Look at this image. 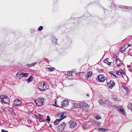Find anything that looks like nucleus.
I'll return each mask as SVG.
<instances>
[{
	"instance_id": "obj_49",
	"label": "nucleus",
	"mask_w": 132,
	"mask_h": 132,
	"mask_svg": "<svg viewBox=\"0 0 132 132\" xmlns=\"http://www.w3.org/2000/svg\"><path fill=\"white\" fill-rule=\"evenodd\" d=\"M110 73L112 75H114V74L112 72H110Z\"/></svg>"
},
{
	"instance_id": "obj_19",
	"label": "nucleus",
	"mask_w": 132,
	"mask_h": 132,
	"mask_svg": "<svg viewBox=\"0 0 132 132\" xmlns=\"http://www.w3.org/2000/svg\"><path fill=\"white\" fill-rule=\"evenodd\" d=\"M125 45L123 46L121 48L120 51L122 53H123L125 52V50H126V45Z\"/></svg>"
},
{
	"instance_id": "obj_7",
	"label": "nucleus",
	"mask_w": 132,
	"mask_h": 132,
	"mask_svg": "<svg viewBox=\"0 0 132 132\" xmlns=\"http://www.w3.org/2000/svg\"><path fill=\"white\" fill-rule=\"evenodd\" d=\"M22 101L20 100H14L13 102V104L15 106L21 104Z\"/></svg>"
},
{
	"instance_id": "obj_8",
	"label": "nucleus",
	"mask_w": 132,
	"mask_h": 132,
	"mask_svg": "<svg viewBox=\"0 0 132 132\" xmlns=\"http://www.w3.org/2000/svg\"><path fill=\"white\" fill-rule=\"evenodd\" d=\"M65 114L64 112L61 113H60L58 114L57 115V116L58 118H60V119H63L66 117Z\"/></svg>"
},
{
	"instance_id": "obj_31",
	"label": "nucleus",
	"mask_w": 132,
	"mask_h": 132,
	"mask_svg": "<svg viewBox=\"0 0 132 132\" xmlns=\"http://www.w3.org/2000/svg\"><path fill=\"white\" fill-rule=\"evenodd\" d=\"M47 69H48V70L50 71H53V69L55 70V69L54 68H52L51 67L46 68Z\"/></svg>"
},
{
	"instance_id": "obj_25",
	"label": "nucleus",
	"mask_w": 132,
	"mask_h": 132,
	"mask_svg": "<svg viewBox=\"0 0 132 132\" xmlns=\"http://www.w3.org/2000/svg\"><path fill=\"white\" fill-rule=\"evenodd\" d=\"M124 111H125L122 108V109H121L119 111V112L121 113L122 114L125 115L126 114L125 112Z\"/></svg>"
},
{
	"instance_id": "obj_6",
	"label": "nucleus",
	"mask_w": 132,
	"mask_h": 132,
	"mask_svg": "<svg viewBox=\"0 0 132 132\" xmlns=\"http://www.w3.org/2000/svg\"><path fill=\"white\" fill-rule=\"evenodd\" d=\"M69 126L70 128H73L76 127L77 124L76 122H74L73 120H71L69 122Z\"/></svg>"
},
{
	"instance_id": "obj_15",
	"label": "nucleus",
	"mask_w": 132,
	"mask_h": 132,
	"mask_svg": "<svg viewBox=\"0 0 132 132\" xmlns=\"http://www.w3.org/2000/svg\"><path fill=\"white\" fill-rule=\"evenodd\" d=\"M44 91H45L48 88V84L46 83H43Z\"/></svg>"
},
{
	"instance_id": "obj_35",
	"label": "nucleus",
	"mask_w": 132,
	"mask_h": 132,
	"mask_svg": "<svg viewBox=\"0 0 132 132\" xmlns=\"http://www.w3.org/2000/svg\"><path fill=\"white\" fill-rule=\"evenodd\" d=\"M43 27L42 26H40L38 29V30L39 31H41L43 29Z\"/></svg>"
},
{
	"instance_id": "obj_29",
	"label": "nucleus",
	"mask_w": 132,
	"mask_h": 132,
	"mask_svg": "<svg viewBox=\"0 0 132 132\" xmlns=\"http://www.w3.org/2000/svg\"><path fill=\"white\" fill-rule=\"evenodd\" d=\"M113 99L114 100L116 101H118L119 102L120 100V99H118L117 97H113Z\"/></svg>"
},
{
	"instance_id": "obj_21",
	"label": "nucleus",
	"mask_w": 132,
	"mask_h": 132,
	"mask_svg": "<svg viewBox=\"0 0 132 132\" xmlns=\"http://www.w3.org/2000/svg\"><path fill=\"white\" fill-rule=\"evenodd\" d=\"M109 60V58H106L104 60V62L107 64L108 65H110L112 63V62H109L108 61V60Z\"/></svg>"
},
{
	"instance_id": "obj_30",
	"label": "nucleus",
	"mask_w": 132,
	"mask_h": 132,
	"mask_svg": "<svg viewBox=\"0 0 132 132\" xmlns=\"http://www.w3.org/2000/svg\"><path fill=\"white\" fill-rule=\"evenodd\" d=\"M32 80V77L31 76L28 79V82L29 83L31 82Z\"/></svg>"
},
{
	"instance_id": "obj_46",
	"label": "nucleus",
	"mask_w": 132,
	"mask_h": 132,
	"mask_svg": "<svg viewBox=\"0 0 132 132\" xmlns=\"http://www.w3.org/2000/svg\"><path fill=\"white\" fill-rule=\"evenodd\" d=\"M55 43L56 44H57V39H55Z\"/></svg>"
},
{
	"instance_id": "obj_36",
	"label": "nucleus",
	"mask_w": 132,
	"mask_h": 132,
	"mask_svg": "<svg viewBox=\"0 0 132 132\" xmlns=\"http://www.w3.org/2000/svg\"><path fill=\"white\" fill-rule=\"evenodd\" d=\"M36 118L39 120H40L42 118V116L41 115H39V117H36Z\"/></svg>"
},
{
	"instance_id": "obj_45",
	"label": "nucleus",
	"mask_w": 132,
	"mask_h": 132,
	"mask_svg": "<svg viewBox=\"0 0 132 132\" xmlns=\"http://www.w3.org/2000/svg\"><path fill=\"white\" fill-rule=\"evenodd\" d=\"M126 45V47H127V48L129 46L131 45H130V44H127V45Z\"/></svg>"
},
{
	"instance_id": "obj_41",
	"label": "nucleus",
	"mask_w": 132,
	"mask_h": 132,
	"mask_svg": "<svg viewBox=\"0 0 132 132\" xmlns=\"http://www.w3.org/2000/svg\"><path fill=\"white\" fill-rule=\"evenodd\" d=\"M67 75L68 76H71L72 75V74L70 72H69L67 73Z\"/></svg>"
},
{
	"instance_id": "obj_40",
	"label": "nucleus",
	"mask_w": 132,
	"mask_h": 132,
	"mask_svg": "<svg viewBox=\"0 0 132 132\" xmlns=\"http://www.w3.org/2000/svg\"><path fill=\"white\" fill-rule=\"evenodd\" d=\"M108 104L110 106V105H111V103L110 102L108 101H107V104Z\"/></svg>"
},
{
	"instance_id": "obj_1",
	"label": "nucleus",
	"mask_w": 132,
	"mask_h": 132,
	"mask_svg": "<svg viewBox=\"0 0 132 132\" xmlns=\"http://www.w3.org/2000/svg\"><path fill=\"white\" fill-rule=\"evenodd\" d=\"M44 99L42 97H40L37 100H34L35 103L38 106H42L43 104Z\"/></svg>"
},
{
	"instance_id": "obj_12",
	"label": "nucleus",
	"mask_w": 132,
	"mask_h": 132,
	"mask_svg": "<svg viewBox=\"0 0 132 132\" xmlns=\"http://www.w3.org/2000/svg\"><path fill=\"white\" fill-rule=\"evenodd\" d=\"M116 64L118 67L120 66V65L122 64V61L118 59H116Z\"/></svg>"
},
{
	"instance_id": "obj_10",
	"label": "nucleus",
	"mask_w": 132,
	"mask_h": 132,
	"mask_svg": "<svg viewBox=\"0 0 132 132\" xmlns=\"http://www.w3.org/2000/svg\"><path fill=\"white\" fill-rule=\"evenodd\" d=\"M43 83H39L38 86V88L41 91H44Z\"/></svg>"
},
{
	"instance_id": "obj_42",
	"label": "nucleus",
	"mask_w": 132,
	"mask_h": 132,
	"mask_svg": "<svg viewBox=\"0 0 132 132\" xmlns=\"http://www.w3.org/2000/svg\"><path fill=\"white\" fill-rule=\"evenodd\" d=\"M27 121L29 124H31V121L30 119H28L27 120Z\"/></svg>"
},
{
	"instance_id": "obj_43",
	"label": "nucleus",
	"mask_w": 132,
	"mask_h": 132,
	"mask_svg": "<svg viewBox=\"0 0 132 132\" xmlns=\"http://www.w3.org/2000/svg\"><path fill=\"white\" fill-rule=\"evenodd\" d=\"M1 131L2 132H8L7 131L3 129H2Z\"/></svg>"
},
{
	"instance_id": "obj_13",
	"label": "nucleus",
	"mask_w": 132,
	"mask_h": 132,
	"mask_svg": "<svg viewBox=\"0 0 132 132\" xmlns=\"http://www.w3.org/2000/svg\"><path fill=\"white\" fill-rule=\"evenodd\" d=\"M98 102L101 105H105L107 104V101L101 100L98 101Z\"/></svg>"
},
{
	"instance_id": "obj_16",
	"label": "nucleus",
	"mask_w": 132,
	"mask_h": 132,
	"mask_svg": "<svg viewBox=\"0 0 132 132\" xmlns=\"http://www.w3.org/2000/svg\"><path fill=\"white\" fill-rule=\"evenodd\" d=\"M63 119V118L62 119H56L54 122V125H57L58 123L62 120Z\"/></svg>"
},
{
	"instance_id": "obj_54",
	"label": "nucleus",
	"mask_w": 132,
	"mask_h": 132,
	"mask_svg": "<svg viewBox=\"0 0 132 132\" xmlns=\"http://www.w3.org/2000/svg\"><path fill=\"white\" fill-rule=\"evenodd\" d=\"M34 30L33 31V32H34Z\"/></svg>"
},
{
	"instance_id": "obj_5",
	"label": "nucleus",
	"mask_w": 132,
	"mask_h": 132,
	"mask_svg": "<svg viewBox=\"0 0 132 132\" xmlns=\"http://www.w3.org/2000/svg\"><path fill=\"white\" fill-rule=\"evenodd\" d=\"M115 84L114 81L113 80H111L110 81L108 82L107 85L109 88L112 89L115 85Z\"/></svg>"
},
{
	"instance_id": "obj_2",
	"label": "nucleus",
	"mask_w": 132,
	"mask_h": 132,
	"mask_svg": "<svg viewBox=\"0 0 132 132\" xmlns=\"http://www.w3.org/2000/svg\"><path fill=\"white\" fill-rule=\"evenodd\" d=\"M0 99L5 104H8L10 102V99L8 97L4 95H1L0 96Z\"/></svg>"
},
{
	"instance_id": "obj_18",
	"label": "nucleus",
	"mask_w": 132,
	"mask_h": 132,
	"mask_svg": "<svg viewBox=\"0 0 132 132\" xmlns=\"http://www.w3.org/2000/svg\"><path fill=\"white\" fill-rule=\"evenodd\" d=\"M92 123L93 124H96L98 126H100V122L98 121L94 120L92 122Z\"/></svg>"
},
{
	"instance_id": "obj_23",
	"label": "nucleus",
	"mask_w": 132,
	"mask_h": 132,
	"mask_svg": "<svg viewBox=\"0 0 132 132\" xmlns=\"http://www.w3.org/2000/svg\"><path fill=\"white\" fill-rule=\"evenodd\" d=\"M127 108L128 109H130L132 111V104L129 103L127 106Z\"/></svg>"
},
{
	"instance_id": "obj_33",
	"label": "nucleus",
	"mask_w": 132,
	"mask_h": 132,
	"mask_svg": "<svg viewBox=\"0 0 132 132\" xmlns=\"http://www.w3.org/2000/svg\"><path fill=\"white\" fill-rule=\"evenodd\" d=\"M97 70L98 71L100 72H103L104 71V70L103 69H100L99 68L97 69Z\"/></svg>"
},
{
	"instance_id": "obj_3",
	"label": "nucleus",
	"mask_w": 132,
	"mask_h": 132,
	"mask_svg": "<svg viewBox=\"0 0 132 132\" xmlns=\"http://www.w3.org/2000/svg\"><path fill=\"white\" fill-rule=\"evenodd\" d=\"M65 126L66 124L64 122H62L61 125L57 127V131L59 132H61L64 130Z\"/></svg>"
},
{
	"instance_id": "obj_22",
	"label": "nucleus",
	"mask_w": 132,
	"mask_h": 132,
	"mask_svg": "<svg viewBox=\"0 0 132 132\" xmlns=\"http://www.w3.org/2000/svg\"><path fill=\"white\" fill-rule=\"evenodd\" d=\"M108 129L107 128H99L98 129V130L99 131H108Z\"/></svg>"
},
{
	"instance_id": "obj_51",
	"label": "nucleus",
	"mask_w": 132,
	"mask_h": 132,
	"mask_svg": "<svg viewBox=\"0 0 132 132\" xmlns=\"http://www.w3.org/2000/svg\"><path fill=\"white\" fill-rule=\"evenodd\" d=\"M5 111V110H3V111H2V112H3Z\"/></svg>"
},
{
	"instance_id": "obj_37",
	"label": "nucleus",
	"mask_w": 132,
	"mask_h": 132,
	"mask_svg": "<svg viewBox=\"0 0 132 132\" xmlns=\"http://www.w3.org/2000/svg\"><path fill=\"white\" fill-rule=\"evenodd\" d=\"M46 120L48 121H50V119L49 116H47V118L46 119Z\"/></svg>"
},
{
	"instance_id": "obj_26",
	"label": "nucleus",
	"mask_w": 132,
	"mask_h": 132,
	"mask_svg": "<svg viewBox=\"0 0 132 132\" xmlns=\"http://www.w3.org/2000/svg\"><path fill=\"white\" fill-rule=\"evenodd\" d=\"M124 73L123 70H121V71H117L116 72V74L117 75H120L123 74Z\"/></svg>"
},
{
	"instance_id": "obj_34",
	"label": "nucleus",
	"mask_w": 132,
	"mask_h": 132,
	"mask_svg": "<svg viewBox=\"0 0 132 132\" xmlns=\"http://www.w3.org/2000/svg\"><path fill=\"white\" fill-rule=\"evenodd\" d=\"M123 108L121 107V106H119L118 107H117V109L119 111L121 109H122Z\"/></svg>"
},
{
	"instance_id": "obj_53",
	"label": "nucleus",
	"mask_w": 132,
	"mask_h": 132,
	"mask_svg": "<svg viewBox=\"0 0 132 132\" xmlns=\"http://www.w3.org/2000/svg\"><path fill=\"white\" fill-rule=\"evenodd\" d=\"M51 124L50 125V126H51Z\"/></svg>"
},
{
	"instance_id": "obj_47",
	"label": "nucleus",
	"mask_w": 132,
	"mask_h": 132,
	"mask_svg": "<svg viewBox=\"0 0 132 132\" xmlns=\"http://www.w3.org/2000/svg\"><path fill=\"white\" fill-rule=\"evenodd\" d=\"M27 66H28V67H30L31 66V64H27Z\"/></svg>"
},
{
	"instance_id": "obj_20",
	"label": "nucleus",
	"mask_w": 132,
	"mask_h": 132,
	"mask_svg": "<svg viewBox=\"0 0 132 132\" xmlns=\"http://www.w3.org/2000/svg\"><path fill=\"white\" fill-rule=\"evenodd\" d=\"M92 73L91 71H89L87 73V75H86V77L87 78L90 77L92 76Z\"/></svg>"
},
{
	"instance_id": "obj_39",
	"label": "nucleus",
	"mask_w": 132,
	"mask_h": 132,
	"mask_svg": "<svg viewBox=\"0 0 132 132\" xmlns=\"http://www.w3.org/2000/svg\"><path fill=\"white\" fill-rule=\"evenodd\" d=\"M123 88H124L125 89V90H126L127 92H128V91L129 90V89L126 86H125V87H123Z\"/></svg>"
},
{
	"instance_id": "obj_52",
	"label": "nucleus",
	"mask_w": 132,
	"mask_h": 132,
	"mask_svg": "<svg viewBox=\"0 0 132 132\" xmlns=\"http://www.w3.org/2000/svg\"><path fill=\"white\" fill-rule=\"evenodd\" d=\"M87 96H89V95L88 94H87Z\"/></svg>"
},
{
	"instance_id": "obj_14",
	"label": "nucleus",
	"mask_w": 132,
	"mask_h": 132,
	"mask_svg": "<svg viewBox=\"0 0 132 132\" xmlns=\"http://www.w3.org/2000/svg\"><path fill=\"white\" fill-rule=\"evenodd\" d=\"M72 104L74 108H79L81 107V105L79 103H74Z\"/></svg>"
},
{
	"instance_id": "obj_28",
	"label": "nucleus",
	"mask_w": 132,
	"mask_h": 132,
	"mask_svg": "<svg viewBox=\"0 0 132 132\" xmlns=\"http://www.w3.org/2000/svg\"><path fill=\"white\" fill-rule=\"evenodd\" d=\"M22 76L23 77H27L29 76V75L28 73H24L22 72Z\"/></svg>"
},
{
	"instance_id": "obj_32",
	"label": "nucleus",
	"mask_w": 132,
	"mask_h": 132,
	"mask_svg": "<svg viewBox=\"0 0 132 132\" xmlns=\"http://www.w3.org/2000/svg\"><path fill=\"white\" fill-rule=\"evenodd\" d=\"M87 126L86 124H84L82 125V127L84 129H87Z\"/></svg>"
},
{
	"instance_id": "obj_27",
	"label": "nucleus",
	"mask_w": 132,
	"mask_h": 132,
	"mask_svg": "<svg viewBox=\"0 0 132 132\" xmlns=\"http://www.w3.org/2000/svg\"><path fill=\"white\" fill-rule=\"evenodd\" d=\"M94 118L97 120L100 119L101 118V117L100 115H95Z\"/></svg>"
},
{
	"instance_id": "obj_38",
	"label": "nucleus",
	"mask_w": 132,
	"mask_h": 132,
	"mask_svg": "<svg viewBox=\"0 0 132 132\" xmlns=\"http://www.w3.org/2000/svg\"><path fill=\"white\" fill-rule=\"evenodd\" d=\"M111 107L112 108H114V109H117V107L116 106V105H111Z\"/></svg>"
},
{
	"instance_id": "obj_48",
	"label": "nucleus",
	"mask_w": 132,
	"mask_h": 132,
	"mask_svg": "<svg viewBox=\"0 0 132 132\" xmlns=\"http://www.w3.org/2000/svg\"><path fill=\"white\" fill-rule=\"evenodd\" d=\"M114 58H116L117 57V55H115L114 56V57H113Z\"/></svg>"
},
{
	"instance_id": "obj_11",
	"label": "nucleus",
	"mask_w": 132,
	"mask_h": 132,
	"mask_svg": "<svg viewBox=\"0 0 132 132\" xmlns=\"http://www.w3.org/2000/svg\"><path fill=\"white\" fill-rule=\"evenodd\" d=\"M82 108L85 110H87L89 108V106L88 104L85 103H82Z\"/></svg>"
},
{
	"instance_id": "obj_17",
	"label": "nucleus",
	"mask_w": 132,
	"mask_h": 132,
	"mask_svg": "<svg viewBox=\"0 0 132 132\" xmlns=\"http://www.w3.org/2000/svg\"><path fill=\"white\" fill-rule=\"evenodd\" d=\"M22 75V72H18L17 73V76L20 79L23 77Z\"/></svg>"
},
{
	"instance_id": "obj_50",
	"label": "nucleus",
	"mask_w": 132,
	"mask_h": 132,
	"mask_svg": "<svg viewBox=\"0 0 132 132\" xmlns=\"http://www.w3.org/2000/svg\"><path fill=\"white\" fill-rule=\"evenodd\" d=\"M113 76H114L115 77H117L116 76V75H115L114 74L113 75Z\"/></svg>"
},
{
	"instance_id": "obj_4",
	"label": "nucleus",
	"mask_w": 132,
	"mask_h": 132,
	"mask_svg": "<svg viewBox=\"0 0 132 132\" xmlns=\"http://www.w3.org/2000/svg\"><path fill=\"white\" fill-rule=\"evenodd\" d=\"M97 78V81L100 82H104L106 79V78L105 77L101 75H98Z\"/></svg>"
},
{
	"instance_id": "obj_9",
	"label": "nucleus",
	"mask_w": 132,
	"mask_h": 132,
	"mask_svg": "<svg viewBox=\"0 0 132 132\" xmlns=\"http://www.w3.org/2000/svg\"><path fill=\"white\" fill-rule=\"evenodd\" d=\"M69 101L68 100H65L63 101L61 103L62 105L63 106L66 107L68 105Z\"/></svg>"
},
{
	"instance_id": "obj_44",
	"label": "nucleus",
	"mask_w": 132,
	"mask_h": 132,
	"mask_svg": "<svg viewBox=\"0 0 132 132\" xmlns=\"http://www.w3.org/2000/svg\"><path fill=\"white\" fill-rule=\"evenodd\" d=\"M36 64V63H34L31 64V66H33Z\"/></svg>"
},
{
	"instance_id": "obj_24",
	"label": "nucleus",
	"mask_w": 132,
	"mask_h": 132,
	"mask_svg": "<svg viewBox=\"0 0 132 132\" xmlns=\"http://www.w3.org/2000/svg\"><path fill=\"white\" fill-rule=\"evenodd\" d=\"M124 111H125L122 108V109H121L119 111V112L121 113L122 114L125 115L126 114L125 112Z\"/></svg>"
}]
</instances>
